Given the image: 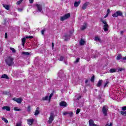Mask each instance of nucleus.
<instances>
[{
	"mask_svg": "<svg viewBox=\"0 0 126 126\" xmlns=\"http://www.w3.org/2000/svg\"><path fill=\"white\" fill-rule=\"evenodd\" d=\"M100 21L102 22L103 24L102 26V27L103 28L104 31L105 32H107L109 30V25H108V23H107V22L106 20L103 19L102 18L100 19Z\"/></svg>",
	"mask_w": 126,
	"mask_h": 126,
	"instance_id": "obj_1",
	"label": "nucleus"
},
{
	"mask_svg": "<svg viewBox=\"0 0 126 126\" xmlns=\"http://www.w3.org/2000/svg\"><path fill=\"white\" fill-rule=\"evenodd\" d=\"M14 60V59L13 58L9 56L6 60H5V63L8 66H11L14 63L13 62V61Z\"/></svg>",
	"mask_w": 126,
	"mask_h": 126,
	"instance_id": "obj_2",
	"label": "nucleus"
},
{
	"mask_svg": "<svg viewBox=\"0 0 126 126\" xmlns=\"http://www.w3.org/2000/svg\"><path fill=\"white\" fill-rule=\"evenodd\" d=\"M70 17V14L67 13L65 14L64 16H62L60 18V20L61 21H64V20H65V19H67V18H69Z\"/></svg>",
	"mask_w": 126,
	"mask_h": 126,
	"instance_id": "obj_3",
	"label": "nucleus"
},
{
	"mask_svg": "<svg viewBox=\"0 0 126 126\" xmlns=\"http://www.w3.org/2000/svg\"><path fill=\"white\" fill-rule=\"evenodd\" d=\"M102 112L104 116H107L108 115V106H103L102 107Z\"/></svg>",
	"mask_w": 126,
	"mask_h": 126,
	"instance_id": "obj_4",
	"label": "nucleus"
},
{
	"mask_svg": "<svg viewBox=\"0 0 126 126\" xmlns=\"http://www.w3.org/2000/svg\"><path fill=\"white\" fill-rule=\"evenodd\" d=\"M55 119V115L53 113L50 114V117L49 118L48 123L49 124H52L53 123V121Z\"/></svg>",
	"mask_w": 126,
	"mask_h": 126,
	"instance_id": "obj_5",
	"label": "nucleus"
},
{
	"mask_svg": "<svg viewBox=\"0 0 126 126\" xmlns=\"http://www.w3.org/2000/svg\"><path fill=\"white\" fill-rule=\"evenodd\" d=\"M123 13L121 11H118L112 15L113 17H118V16H122Z\"/></svg>",
	"mask_w": 126,
	"mask_h": 126,
	"instance_id": "obj_6",
	"label": "nucleus"
},
{
	"mask_svg": "<svg viewBox=\"0 0 126 126\" xmlns=\"http://www.w3.org/2000/svg\"><path fill=\"white\" fill-rule=\"evenodd\" d=\"M35 6H36L37 9H36V11L37 12H41L42 10V5L40 4H36Z\"/></svg>",
	"mask_w": 126,
	"mask_h": 126,
	"instance_id": "obj_7",
	"label": "nucleus"
},
{
	"mask_svg": "<svg viewBox=\"0 0 126 126\" xmlns=\"http://www.w3.org/2000/svg\"><path fill=\"white\" fill-rule=\"evenodd\" d=\"M13 101L17 102V103H18V104H21L23 99H22L21 97L19 98L14 97L13 98Z\"/></svg>",
	"mask_w": 126,
	"mask_h": 126,
	"instance_id": "obj_8",
	"label": "nucleus"
},
{
	"mask_svg": "<svg viewBox=\"0 0 126 126\" xmlns=\"http://www.w3.org/2000/svg\"><path fill=\"white\" fill-rule=\"evenodd\" d=\"M60 106H61V107H66L67 104L65 101H62L60 103Z\"/></svg>",
	"mask_w": 126,
	"mask_h": 126,
	"instance_id": "obj_9",
	"label": "nucleus"
},
{
	"mask_svg": "<svg viewBox=\"0 0 126 126\" xmlns=\"http://www.w3.org/2000/svg\"><path fill=\"white\" fill-rule=\"evenodd\" d=\"M64 76V74L63 73V71H60L58 73V77L57 78V79H58V80H60V78H61V77H63V76Z\"/></svg>",
	"mask_w": 126,
	"mask_h": 126,
	"instance_id": "obj_10",
	"label": "nucleus"
},
{
	"mask_svg": "<svg viewBox=\"0 0 126 126\" xmlns=\"http://www.w3.org/2000/svg\"><path fill=\"white\" fill-rule=\"evenodd\" d=\"M27 122L29 126H32L33 123H34V119H28Z\"/></svg>",
	"mask_w": 126,
	"mask_h": 126,
	"instance_id": "obj_11",
	"label": "nucleus"
},
{
	"mask_svg": "<svg viewBox=\"0 0 126 126\" xmlns=\"http://www.w3.org/2000/svg\"><path fill=\"white\" fill-rule=\"evenodd\" d=\"M59 60L61 61V62H63V61H64L65 64H67V62L65 61V60H64V57H63V56H61L60 58V59Z\"/></svg>",
	"mask_w": 126,
	"mask_h": 126,
	"instance_id": "obj_12",
	"label": "nucleus"
},
{
	"mask_svg": "<svg viewBox=\"0 0 126 126\" xmlns=\"http://www.w3.org/2000/svg\"><path fill=\"white\" fill-rule=\"evenodd\" d=\"M2 109L3 111H4V110H6V111H10V107L9 106H3Z\"/></svg>",
	"mask_w": 126,
	"mask_h": 126,
	"instance_id": "obj_13",
	"label": "nucleus"
},
{
	"mask_svg": "<svg viewBox=\"0 0 126 126\" xmlns=\"http://www.w3.org/2000/svg\"><path fill=\"white\" fill-rule=\"evenodd\" d=\"M118 69L116 68H111L110 69L109 72L110 73H114V72H117Z\"/></svg>",
	"mask_w": 126,
	"mask_h": 126,
	"instance_id": "obj_14",
	"label": "nucleus"
},
{
	"mask_svg": "<svg viewBox=\"0 0 126 126\" xmlns=\"http://www.w3.org/2000/svg\"><path fill=\"white\" fill-rule=\"evenodd\" d=\"M87 5H88V3L87 2L85 3L82 7V9H83L84 10L86 9V7H87Z\"/></svg>",
	"mask_w": 126,
	"mask_h": 126,
	"instance_id": "obj_15",
	"label": "nucleus"
},
{
	"mask_svg": "<svg viewBox=\"0 0 126 126\" xmlns=\"http://www.w3.org/2000/svg\"><path fill=\"white\" fill-rule=\"evenodd\" d=\"M75 99H76V100H77V101H78L80 99H81V95H80V94H77L75 96Z\"/></svg>",
	"mask_w": 126,
	"mask_h": 126,
	"instance_id": "obj_16",
	"label": "nucleus"
},
{
	"mask_svg": "<svg viewBox=\"0 0 126 126\" xmlns=\"http://www.w3.org/2000/svg\"><path fill=\"white\" fill-rule=\"evenodd\" d=\"M1 78H5V79H9V78L8 77V76H7V75L5 74L2 75V76H1Z\"/></svg>",
	"mask_w": 126,
	"mask_h": 126,
	"instance_id": "obj_17",
	"label": "nucleus"
},
{
	"mask_svg": "<svg viewBox=\"0 0 126 126\" xmlns=\"http://www.w3.org/2000/svg\"><path fill=\"white\" fill-rule=\"evenodd\" d=\"M103 82V80H99L97 83V87H100V86H101V85H102V83Z\"/></svg>",
	"mask_w": 126,
	"mask_h": 126,
	"instance_id": "obj_18",
	"label": "nucleus"
},
{
	"mask_svg": "<svg viewBox=\"0 0 126 126\" xmlns=\"http://www.w3.org/2000/svg\"><path fill=\"white\" fill-rule=\"evenodd\" d=\"M38 114H40V111H39V107H37L34 113V116H37Z\"/></svg>",
	"mask_w": 126,
	"mask_h": 126,
	"instance_id": "obj_19",
	"label": "nucleus"
},
{
	"mask_svg": "<svg viewBox=\"0 0 126 126\" xmlns=\"http://www.w3.org/2000/svg\"><path fill=\"white\" fill-rule=\"evenodd\" d=\"M79 44L81 46H83L85 44V41H84L83 39H81L79 42Z\"/></svg>",
	"mask_w": 126,
	"mask_h": 126,
	"instance_id": "obj_20",
	"label": "nucleus"
},
{
	"mask_svg": "<svg viewBox=\"0 0 126 126\" xmlns=\"http://www.w3.org/2000/svg\"><path fill=\"white\" fill-rule=\"evenodd\" d=\"M79 4H80V0H79L78 1L75 2L74 6L75 7H77V6H78V5H79Z\"/></svg>",
	"mask_w": 126,
	"mask_h": 126,
	"instance_id": "obj_21",
	"label": "nucleus"
},
{
	"mask_svg": "<svg viewBox=\"0 0 126 126\" xmlns=\"http://www.w3.org/2000/svg\"><path fill=\"white\" fill-rule=\"evenodd\" d=\"M3 6L7 10H9V5L7 4H3Z\"/></svg>",
	"mask_w": 126,
	"mask_h": 126,
	"instance_id": "obj_22",
	"label": "nucleus"
},
{
	"mask_svg": "<svg viewBox=\"0 0 126 126\" xmlns=\"http://www.w3.org/2000/svg\"><path fill=\"white\" fill-rule=\"evenodd\" d=\"M94 41H98V42H99L100 43L102 42V40H101V39H100L99 37L98 36H95L94 37Z\"/></svg>",
	"mask_w": 126,
	"mask_h": 126,
	"instance_id": "obj_23",
	"label": "nucleus"
},
{
	"mask_svg": "<svg viewBox=\"0 0 126 126\" xmlns=\"http://www.w3.org/2000/svg\"><path fill=\"white\" fill-rule=\"evenodd\" d=\"M87 27V24H84V25L81 27V30H85Z\"/></svg>",
	"mask_w": 126,
	"mask_h": 126,
	"instance_id": "obj_24",
	"label": "nucleus"
},
{
	"mask_svg": "<svg viewBox=\"0 0 126 126\" xmlns=\"http://www.w3.org/2000/svg\"><path fill=\"white\" fill-rule=\"evenodd\" d=\"M25 42H26V38L25 37H24L22 39V46H24V44H25Z\"/></svg>",
	"mask_w": 126,
	"mask_h": 126,
	"instance_id": "obj_25",
	"label": "nucleus"
},
{
	"mask_svg": "<svg viewBox=\"0 0 126 126\" xmlns=\"http://www.w3.org/2000/svg\"><path fill=\"white\" fill-rule=\"evenodd\" d=\"M122 55L121 54H119L118 56L117 57L116 60H117V61H119L120 60H121V59H122Z\"/></svg>",
	"mask_w": 126,
	"mask_h": 126,
	"instance_id": "obj_26",
	"label": "nucleus"
},
{
	"mask_svg": "<svg viewBox=\"0 0 126 126\" xmlns=\"http://www.w3.org/2000/svg\"><path fill=\"white\" fill-rule=\"evenodd\" d=\"M22 55H24V56H29L30 55V53L29 52H22Z\"/></svg>",
	"mask_w": 126,
	"mask_h": 126,
	"instance_id": "obj_27",
	"label": "nucleus"
},
{
	"mask_svg": "<svg viewBox=\"0 0 126 126\" xmlns=\"http://www.w3.org/2000/svg\"><path fill=\"white\" fill-rule=\"evenodd\" d=\"M14 110L16 111L19 112V111H21V109L18 108V107H14Z\"/></svg>",
	"mask_w": 126,
	"mask_h": 126,
	"instance_id": "obj_28",
	"label": "nucleus"
},
{
	"mask_svg": "<svg viewBox=\"0 0 126 126\" xmlns=\"http://www.w3.org/2000/svg\"><path fill=\"white\" fill-rule=\"evenodd\" d=\"M48 99H49V96H46L42 98V100H43V101H46L48 100Z\"/></svg>",
	"mask_w": 126,
	"mask_h": 126,
	"instance_id": "obj_29",
	"label": "nucleus"
},
{
	"mask_svg": "<svg viewBox=\"0 0 126 126\" xmlns=\"http://www.w3.org/2000/svg\"><path fill=\"white\" fill-rule=\"evenodd\" d=\"M2 121H3V122H4V123H6V124H7V123H8V121L4 118H2Z\"/></svg>",
	"mask_w": 126,
	"mask_h": 126,
	"instance_id": "obj_30",
	"label": "nucleus"
},
{
	"mask_svg": "<svg viewBox=\"0 0 126 126\" xmlns=\"http://www.w3.org/2000/svg\"><path fill=\"white\" fill-rule=\"evenodd\" d=\"M53 96H54V94L53 93L51 94L49 97H48L49 101H50V100L52 98V97H53Z\"/></svg>",
	"mask_w": 126,
	"mask_h": 126,
	"instance_id": "obj_31",
	"label": "nucleus"
},
{
	"mask_svg": "<svg viewBox=\"0 0 126 126\" xmlns=\"http://www.w3.org/2000/svg\"><path fill=\"white\" fill-rule=\"evenodd\" d=\"M68 115H69V117H72L73 113L72 112H68Z\"/></svg>",
	"mask_w": 126,
	"mask_h": 126,
	"instance_id": "obj_32",
	"label": "nucleus"
},
{
	"mask_svg": "<svg viewBox=\"0 0 126 126\" xmlns=\"http://www.w3.org/2000/svg\"><path fill=\"white\" fill-rule=\"evenodd\" d=\"M22 1H23V0H20L18 1L16 3L18 5H19V4H20V3H21V2H22Z\"/></svg>",
	"mask_w": 126,
	"mask_h": 126,
	"instance_id": "obj_33",
	"label": "nucleus"
},
{
	"mask_svg": "<svg viewBox=\"0 0 126 126\" xmlns=\"http://www.w3.org/2000/svg\"><path fill=\"white\" fill-rule=\"evenodd\" d=\"M26 39H33V36H27L25 37Z\"/></svg>",
	"mask_w": 126,
	"mask_h": 126,
	"instance_id": "obj_34",
	"label": "nucleus"
},
{
	"mask_svg": "<svg viewBox=\"0 0 126 126\" xmlns=\"http://www.w3.org/2000/svg\"><path fill=\"white\" fill-rule=\"evenodd\" d=\"M80 58H77L76 61L74 62V63H79Z\"/></svg>",
	"mask_w": 126,
	"mask_h": 126,
	"instance_id": "obj_35",
	"label": "nucleus"
},
{
	"mask_svg": "<svg viewBox=\"0 0 126 126\" xmlns=\"http://www.w3.org/2000/svg\"><path fill=\"white\" fill-rule=\"evenodd\" d=\"M80 113V109H77L76 112V114L78 115Z\"/></svg>",
	"mask_w": 126,
	"mask_h": 126,
	"instance_id": "obj_36",
	"label": "nucleus"
},
{
	"mask_svg": "<svg viewBox=\"0 0 126 126\" xmlns=\"http://www.w3.org/2000/svg\"><path fill=\"white\" fill-rule=\"evenodd\" d=\"M27 111L29 112V113H30V112H31V108L30 106H29L28 107Z\"/></svg>",
	"mask_w": 126,
	"mask_h": 126,
	"instance_id": "obj_37",
	"label": "nucleus"
},
{
	"mask_svg": "<svg viewBox=\"0 0 126 126\" xmlns=\"http://www.w3.org/2000/svg\"><path fill=\"white\" fill-rule=\"evenodd\" d=\"M94 76H93L91 78V81L92 82H94Z\"/></svg>",
	"mask_w": 126,
	"mask_h": 126,
	"instance_id": "obj_38",
	"label": "nucleus"
},
{
	"mask_svg": "<svg viewBox=\"0 0 126 126\" xmlns=\"http://www.w3.org/2000/svg\"><path fill=\"white\" fill-rule=\"evenodd\" d=\"M10 50H11V51H12V53H15L16 51L15 49H14V48H10Z\"/></svg>",
	"mask_w": 126,
	"mask_h": 126,
	"instance_id": "obj_39",
	"label": "nucleus"
},
{
	"mask_svg": "<svg viewBox=\"0 0 126 126\" xmlns=\"http://www.w3.org/2000/svg\"><path fill=\"white\" fill-rule=\"evenodd\" d=\"M121 114L123 116H125V115H126V111H121Z\"/></svg>",
	"mask_w": 126,
	"mask_h": 126,
	"instance_id": "obj_40",
	"label": "nucleus"
},
{
	"mask_svg": "<svg viewBox=\"0 0 126 126\" xmlns=\"http://www.w3.org/2000/svg\"><path fill=\"white\" fill-rule=\"evenodd\" d=\"M108 85H109V81L106 82V83L104 85V87H107V86H108Z\"/></svg>",
	"mask_w": 126,
	"mask_h": 126,
	"instance_id": "obj_41",
	"label": "nucleus"
},
{
	"mask_svg": "<svg viewBox=\"0 0 126 126\" xmlns=\"http://www.w3.org/2000/svg\"><path fill=\"white\" fill-rule=\"evenodd\" d=\"M117 69H118V71H123V70H124V68H119Z\"/></svg>",
	"mask_w": 126,
	"mask_h": 126,
	"instance_id": "obj_42",
	"label": "nucleus"
},
{
	"mask_svg": "<svg viewBox=\"0 0 126 126\" xmlns=\"http://www.w3.org/2000/svg\"><path fill=\"white\" fill-rule=\"evenodd\" d=\"M63 116H66V115H68V112H64L63 113Z\"/></svg>",
	"mask_w": 126,
	"mask_h": 126,
	"instance_id": "obj_43",
	"label": "nucleus"
},
{
	"mask_svg": "<svg viewBox=\"0 0 126 126\" xmlns=\"http://www.w3.org/2000/svg\"><path fill=\"white\" fill-rule=\"evenodd\" d=\"M122 111H126V106H124L122 108Z\"/></svg>",
	"mask_w": 126,
	"mask_h": 126,
	"instance_id": "obj_44",
	"label": "nucleus"
},
{
	"mask_svg": "<svg viewBox=\"0 0 126 126\" xmlns=\"http://www.w3.org/2000/svg\"><path fill=\"white\" fill-rule=\"evenodd\" d=\"M45 30H42L41 31V34H42V35H44V33H45Z\"/></svg>",
	"mask_w": 126,
	"mask_h": 126,
	"instance_id": "obj_45",
	"label": "nucleus"
},
{
	"mask_svg": "<svg viewBox=\"0 0 126 126\" xmlns=\"http://www.w3.org/2000/svg\"><path fill=\"white\" fill-rule=\"evenodd\" d=\"M106 126H113V123H110V125H109L108 124H107L106 125Z\"/></svg>",
	"mask_w": 126,
	"mask_h": 126,
	"instance_id": "obj_46",
	"label": "nucleus"
},
{
	"mask_svg": "<svg viewBox=\"0 0 126 126\" xmlns=\"http://www.w3.org/2000/svg\"><path fill=\"white\" fill-rule=\"evenodd\" d=\"M16 126H21V123H17Z\"/></svg>",
	"mask_w": 126,
	"mask_h": 126,
	"instance_id": "obj_47",
	"label": "nucleus"
},
{
	"mask_svg": "<svg viewBox=\"0 0 126 126\" xmlns=\"http://www.w3.org/2000/svg\"><path fill=\"white\" fill-rule=\"evenodd\" d=\"M111 12V11L110 10V9H107V14H109Z\"/></svg>",
	"mask_w": 126,
	"mask_h": 126,
	"instance_id": "obj_48",
	"label": "nucleus"
},
{
	"mask_svg": "<svg viewBox=\"0 0 126 126\" xmlns=\"http://www.w3.org/2000/svg\"><path fill=\"white\" fill-rule=\"evenodd\" d=\"M30 3H33L34 2V0H29Z\"/></svg>",
	"mask_w": 126,
	"mask_h": 126,
	"instance_id": "obj_49",
	"label": "nucleus"
},
{
	"mask_svg": "<svg viewBox=\"0 0 126 126\" xmlns=\"http://www.w3.org/2000/svg\"><path fill=\"white\" fill-rule=\"evenodd\" d=\"M81 105H80V104H79V107H82V106H83V102H81Z\"/></svg>",
	"mask_w": 126,
	"mask_h": 126,
	"instance_id": "obj_50",
	"label": "nucleus"
},
{
	"mask_svg": "<svg viewBox=\"0 0 126 126\" xmlns=\"http://www.w3.org/2000/svg\"><path fill=\"white\" fill-rule=\"evenodd\" d=\"M109 14H106V15L104 17V18H107V17H108Z\"/></svg>",
	"mask_w": 126,
	"mask_h": 126,
	"instance_id": "obj_51",
	"label": "nucleus"
},
{
	"mask_svg": "<svg viewBox=\"0 0 126 126\" xmlns=\"http://www.w3.org/2000/svg\"><path fill=\"white\" fill-rule=\"evenodd\" d=\"M5 38H7V33H5Z\"/></svg>",
	"mask_w": 126,
	"mask_h": 126,
	"instance_id": "obj_52",
	"label": "nucleus"
},
{
	"mask_svg": "<svg viewBox=\"0 0 126 126\" xmlns=\"http://www.w3.org/2000/svg\"><path fill=\"white\" fill-rule=\"evenodd\" d=\"M97 56H92V58H93V59H95V58H97Z\"/></svg>",
	"mask_w": 126,
	"mask_h": 126,
	"instance_id": "obj_53",
	"label": "nucleus"
},
{
	"mask_svg": "<svg viewBox=\"0 0 126 126\" xmlns=\"http://www.w3.org/2000/svg\"><path fill=\"white\" fill-rule=\"evenodd\" d=\"M123 60L124 61H126V56L125 57H124V58H123Z\"/></svg>",
	"mask_w": 126,
	"mask_h": 126,
	"instance_id": "obj_54",
	"label": "nucleus"
},
{
	"mask_svg": "<svg viewBox=\"0 0 126 126\" xmlns=\"http://www.w3.org/2000/svg\"><path fill=\"white\" fill-rule=\"evenodd\" d=\"M120 33L121 34V35H123V34H124V31H121L120 32Z\"/></svg>",
	"mask_w": 126,
	"mask_h": 126,
	"instance_id": "obj_55",
	"label": "nucleus"
},
{
	"mask_svg": "<svg viewBox=\"0 0 126 126\" xmlns=\"http://www.w3.org/2000/svg\"><path fill=\"white\" fill-rule=\"evenodd\" d=\"M3 94H5V95H6V94H7V92H4L3 93Z\"/></svg>",
	"mask_w": 126,
	"mask_h": 126,
	"instance_id": "obj_56",
	"label": "nucleus"
},
{
	"mask_svg": "<svg viewBox=\"0 0 126 126\" xmlns=\"http://www.w3.org/2000/svg\"><path fill=\"white\" fill-rule=\"evenodd\" d=\"M22 9H18V11H22Z\"/></svg>",
	"mask_w": 126,
	"mask_h": 126,
	"instance_id": "obj_57",
	"label": "nucleus"
},
{
	"mask_svg": "<svg viewBox=\"0 0 126 126\" xmlns=\"http://www.w3.org/2000/svg\"><path fill=\"white\" fill-rule=\"evenodd\" d=\"M54 46H55V45H54V42H53V43H52V48H54Z\"/></svg>",
	"mask_w": 126,
	"mask_h": 126,
	"instance_id": "obj_58",
	"label": "nucleus"
},
{
	"mask_svg": "<svg viewBox=\"0 0 126 126\" xmlns=\"http://www.w3.org/2000/svg\"><path fill=\"white\" fill-rule=\"evenodd\" d=\"M88 83V80H86L85 81V83Z\"/></svg>",
	"mask_w": 126,
	"mask_h": 126,
	"instance_id": "obj_59",
	"label": "nucleus"
},
{
	"mask_svg": "<svg viewBox=\"0 0 126 126\" xmlns=\"http://www.w3.org/2000/svg\"><path fill=\"white\" fill-rule=\"evenodd\" d=\"M99 99H101V95L99 96Z\"/></svg>",
	"mask_w": 126,
	"mask_h": 126,
	"instance_id": "obj_60",
	"label": "nucleus"
},
{
	"mask_svg": "<svg viewBox=\"0 0 126 126\" xmlns=\"http://www.w3.org/2000/svg\"><path fill=\"white\" fill-rule=\"evenodd\" d=\"M65 37H66V35H65Z\"/></svg>",
	"mask_w": 126,
	"mask_h": 126,
	"instance_id": "obj_61",
	"label": "nucleus"
}]
</instances>
